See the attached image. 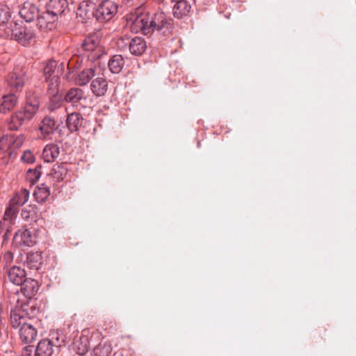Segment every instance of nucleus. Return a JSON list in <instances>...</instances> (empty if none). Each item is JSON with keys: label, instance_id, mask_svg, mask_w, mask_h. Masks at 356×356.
<instances>
[{"label": "nucleus", "instance_id": "393cba45", "mask_svg": "<svg viewBox=\"0 0 356 356\" xmlns=\"http://www.w3.org/2000/svg\"><path fill=\"white\" fill-rule=\"evenodd\" d=\"M26 121L22 113L18 111L6 120V124L9 130L17 131Z\"/></svg>", "mask_w": 356, "mask_h": 356}, {"label": "nucleus", "instance_id": "a19ab883", "mask_svg": "<svg viewBox=\"0 0 356 356\" xmlns=\"http://www.w3.org/2000/svg\"><path fill=\"white\" fill-rule=\"evenodd\" d=\"M22 160L25 163H31L34 161L35 158L31 151H25L22 156Z\"/></svg>", "mask_w": 356, "mask_h": 356}, {"label": "nucleus", "instance_id": "a878e982", "mask_svg": "<svg viewBox=\"0 0 356 356\" xmlns=\"http://www.w3.org/2000/svg\"><path fill=\"white\" fill-rule=\"evenodd\" d=\"M59 154V147L56 144L49 143L44 147L42 156L45 162L51 163L55 161Z\"/></svg>", "mask_w": 356, "mask_h": 356}, {"label": "nucleus", "instance_id": "2f4dec72", "mask_svg": "<svg viewBox=\"0 0 356 356\" xmlns=\"http://www.w3.org/2000/svg\"><path fill=\"white\" fill-rule=\"evenodd\" d=\"M42 257L40 252H29L27 254L26 263L31 269L38 270L42 264Z\"/></svg>", "mask_w": 356, "mask_h": 356}, {"label": "nucleus", "instance_id": "412c9836", "mask_svg": "<svg viewBox=\"0 0 356 356\" xmlns=\"http://www.w3.org/2000/svg\"><path fill=\"white\" fill-rule=\"evenodd\" d=\"M95 76V68L92 67H86L77 73L74 78V82L77 86H84L87 85Z\"/></svg>", "mask_w": 356, "mask_h": 356}, {"label": "nucleus", "instance_id": "e433bc0d", "mask_svg": "<svg viewBox=\"0 0 356 356\" xmlns=\"http://www.w3.org/2000/svg\"><path fill=\"white\" fill-rule=\"evenodd\" d=\"M57 66V63L54 60H50L46 62L44 67H43V76L44 79H47L48 78L56 75V68Z\"/></svg>", "mask_w": 356, "mask_h": 356}, {"label": "nucleus", "instance_id": "aec40b11", "mask_svg": "<svg viewBox=\"0 0 356 356\" xmlns=\"http://www.w3.org/2000/svg\"><path fill=\"white\" fill-rule=\"evenodd\" d=\"M57 125L55 119L51 116H45L40 125V131L44 138L49 137L56 130Z\"/></svg>", "mask_w": 356, "mask_h": 356}, {"label": "nucleus", "instance_id": "58836bf2", "mask_svg": "<svg viewBox=\"0 0 356 356\" xmlns=\"http://www.w3.org/2000/svg\"><path fill=\"white\" fill-rule=\"evenodd\" d=\"M22 356H38L36 348L33 346H26L22 352Z\"/></svg>", "mask_w": 356, "mask_h": 356}, {"label": "nucleus", "instance_id": "1a4fd4ad", "mask_svg": "<svg viewBox=\"0 0 356 356\" xmlns=\"http://www.w3.org/2000/svg\"><path fill=\"white\" fill-rule=\"evenodd\" d=\"M174 3L172 15L177 19H183L191 15L195 0H171Z\"/></svg>", "mask_w": 356, "mask_h": 356}, {"label": "nucleus", "instance_id": "6ab92c4d", "mask_svg": "<svg viewBox=\"0 0 356 356\" xmlns=\"http://www.w3.org/2000/svg\"><path fill=\"white\" fill-rule=\"evenodd\" d=\"M19 334L21 340L25 343H30L35 341L38 335L36 328L30 323L20 327Z\"/></svg>", "mask_w": 356, "mask_h": 356}, {"label": "nucleus", "instance_id": "2eb2a0df", "mask_svg": "<svg viewBox=\"0 0 356 356\" xmlns=\"http://www.w3.org/2000/svg\"><path fill=\"white\" fill-rule=\"evenodd\" d=\"M7 279L13 284L19 286L25 281V270L19 266H13L6 271Z\"/></svg>", "mask_w": 356, "mask_h": 356}, {"label": "nucleus", "instance_id": "9d476101", "mask_svg": "<svg viewBox=\"0 0 356 356\" xmlns=\"http://www.w3.org/2000/svg\"><path fill=\"white\" fill-rule=\"evenodd\" d=\"M40 107L38 97L34 95H29L26 97V104L24 108L19 111L22 113L26 121L31 120L38 112Z\"/></svg>", "mask_w": 356, "mask_h": 356}, {"label": "nucleus", "instance_id": "c9c22d12", "mask_svg": "<svg viewBox=\"0 0 356 356\" xmlns=\"http://www.w3.org/2000/svg\"><path fill=\"white\" fill-rule=\"evenodd\" d=\"M47 83V90L50 95H55L58 91L60 83L58 75H54L47 79H44Z\"/></svg>", "mask_w": 356, "mask_h": 356}, {"label": "nucleus", "instance_id": "f704fd0d", "mask_svg": "<svg viewBox=\"0 0 356 356\" xmlns=\"http://www.w3.org/2000/svg\"><path fill=\"white\" fill-rule=\"evenodd\" d=\"M21 216L23 219L36 221L38 218V209L35 206L29 205L22 210Z\"/></svg>", "mask_w": 356, "mask_h": 356}, {"label": "nucleus", "instance_id": "7ed1b4c3", "mask_svg": "<svg viewBox=\"0 0 356 356\" xmlns=\"http://www.w3.org/2000/svg\"><path fill=\"white\" fill-rule=\"evenodd\" d=\"M99 2L100 3L95 9L92 8V10L90 11V13H89V10L84 8V7L89 6L88 3L86 2L81 3L78 9L77 14L82 17L85 12L84 17L86 19L90 18V15H92L99 22H103L109 21L117 13L118 8L116 4L109 0L101 1Z\"/></svg>", "mask_w": 356, "mask_h": 356}, {"label": "nucleus", "instance_id": "f8f14e48", "mask_svg": "<svg viewBox=\"0 0 356 356\" xmlns=\"http://www.w3.org/2000/svg\"><path fill=\"white\" fill-rule=\"evenodd\" d=\"M14 243L19 246H32L35 243V236L27 229H19L14 236Z\"/></svg>", "mask_w": 356, "mask_h": 356}, {"label": "nucleus", "instance_id": "20e7f679", "mask_svg": "<svg viewBox=\"0 0 356 356\" xmlns=\"http://www.w3.org/2000/svg\"><path fill=\"white\" fill-rule=\"evenodd\" d=\"M6 34L23 46L29 45L35 42L34 31L26 26H19L16 22L9 24Z\"/></svg>", "mask_w": 356, "mask_h": 356}, {"label": "nucleus", "instance_id": "7c9ffc66", "mask_svg": "<svg viewBox=\"0 0 356 356\" xmlns=\"http://www.w3.org/2000/svg\"><path fill=\"white\" fill-rule=\"evenodd\" d=\"M124 65V59L121 55L113 56L108 62L109 70L113 74L120 73Z\"/></svg>", "mask_w": 356, "mask_h": 356}, {"label": "nucleus", "instance_id": "cd10ccee", "mask_svg": "<svg viewBox=\"0 0 356 356\" xmlns=\"http://www.w3.org/2000/svg\"><path fill=\"white\" fill-rule=\"evenodd\" d=\"M57 19V17L48 12L46 8V12L38 13L37 16L38 24L42 29H51L53 23Z\"/></svg>", "mask_w": 356, "mask_h": 356}, {"label": "nucleus", "instance_id": "72a5a7b5", "mask_svg": "<svg viewBox=\"0 0 356 356\" xmlns=\"http://www.w3.org/2000/svg\"><path fill=\"white\" fill-rule=\"evenodd\" d=\"M51 174L56 182H60L65 178L67 170L63 165H55L51 169Z\"/></svg>", "mask_w": 356, "mask_h": 356}, {"label": "nucleus", "instance_id": "c85d7f7f", "mask_svg": "<svg viewBox=\"0 0 356 356\" xmlns=\"http://www.w3.org/2000/svg\"><path fill=\"white\" fill-rule=\"evenodd\" d=\"M29 197V191L26 188H22L15 193L14 196L10 199L9 204L18 209L28 201Z\"/></svg>", "mask_w": 356, "mask_h": 356}, {"label": "nucleus", "instance_id": "473e14b6", "mask_svg": "<svg viewBox=\"0 0 356 356\" xmlns=\"http://www.w3.org/2000/svg\"><path fill=\"white\" fill-rule=\"evenodd\" d=\"M50 195V189L44 184L36 187L33 195L38 202H44Z\"/></svg>", "mask_w": 356, "mask_h": 356}, {"label": "nucleus", "instance_id": "0eeeda50", "mask_svg": "<svg viewBox=\"0 0 356 356\" xmlns=\"http://www.w3.org/2000/svg\"><path fill=\"white\" fill-rule=\"evenodd\" d=\"M26 79L25 69L23 67L17 66L8 74L6 81L11 89L19 91L24 87Z\"/></svg>", "mask_w": 356, "mask_h": 356}, {"label": "nucleus", "instance_id": "ea45409f", "mask_svg": "<svg viewBox=\"0 0 356 356\" xmlns=\"http://www.w3.org/2000/svg\"><path fill=\"white\" fill-rule=\"evenodd\" d=\"M52 97L51 98L49 108L52 111L56 109V108L60 107L61 104L60 97L55 95H51Z\"/></svg>", "mask_w": 356, "mask_h": 356}, {"label": "nucleus", "instance_id": "dca6fc26", "mask_svg": "<svg viewBox=\"0 0 356 356\" xmlns=\"http://www.w3.org/2000/svg\"><path fill=\"white\" fill-rule=\"evenodd\" d=\"M90 90L97 97H102L108 90V81L104 76H97L92 79L90 83Z\"/></svg>", "mask_w": 356, "mask_h": 356}, {"label": "nucleus", "instance_id": "4c0bfd02", "mask_svg": "<svg viewBox=\"0 0 356 356\" xmlns=\"http://www.w3.org/2000/svg\"><path fill=\"white\" fill-rule=\"evenodd\" d=\"M42 166L38 165L34 169H29L26 174V179L31 184L35 183L42 175Z\"/></svg>", "mask_w": 356, "mask_h": 356}, {"label": "nucleus", "instance_id": "5701e85b", "mask_svg": "<svg viewBox=\"0 0 356 356\" xmlns=\"http://www.w3.org/2000/svg\"><path fill=\"white\" fill-rule=\"evenodd\" d=\"M23 143V137L6 136L0 139V149L3 151H8L13 148V150L19 148Z\"/></svg>", "mask_w": 356, "mask_h": 356}, {"label": "nucleus", "instance_id": "f3484780", "mask_svg": "<svg viewBox=\"0 0 356 356\" xmlns=\"http://www.w3.org/2000/svg\"><path fill=\"white\" fill-rule=\"evenodd\" d=\"M39 10L35 5L31 2H24L20 8L19 14L26 22H32L38 16Z\"/></svg>", "mask_w": 356, "mask_h": 356}, {"label": "nucleus", "instance_id": "39448f33", "mask_svg": "<svg viewBox=\"0 0 356 356\" xmlns=\"http://www.w3.org/2000/svg\"><path fill=\"white\" fill-rule=\"evenodd\" d=\"M77 354L81 356H108L112 350L110 344L104 342L99 343L92 352H88L89 342L86 337H81L79 341L74 342Z\"/></svg>", "mask_w": 356, "mask_h": 356}, {"label": "nucleus", "instance_id": "c756f323", "mask_svg": "<svg viewBox=\"0 0 356 356\" xmlns=\"http://www.w3.org/2000/svg\"><path fill=\"white\" fill-rule=\"evenodd\" d=\"M11 17L10 8L7 4H0V28L4 27L5 33L8 30V26L11 22H15L10 20Z\"/></svg>", "mask_w": 356, "mask_h": 356}, {"label": "nucleus", "instance_id": "a211bd4d", "mask_svg": "<svg viewBox=\"0 0 356 356\" xmlns=\"http://www.w3.org/2000/svg\"><path fill=\"white\" fill-rule=\"evenodd\" d=\"M147 42L144 38L136 36L129 41L130 53L134 56L143 55L147 49Z\"/></svg>", "mask_w": 356, "mask_h": 356}, {"label": "nucleus", "instance_id": "6e6552de", "mask_svg": "<svg viewBox=\"0 0 356 356\" xmlns=\"http://www.w3.org/2000/svg\"><path fill=\"white\" fill-rule=\"evenodd\" d=\"M28 303L22 304L20 307L17 306L10 312V323L12 327L15 329L22 327L28 323L30 320L31 314L28 312Z\"/></svg>", "mask_w": 356, "mask_h": 356}, {"label": "nucleus", "instance_id": "f03ea898", "mask_svg": "<svg viewBox=\"0 0 356 356\" xmlns=\"http://www.w3.org/2000/svg\"><path fill=\"white\" fill-rule=\"evenodd\" d=\"M101 38L102 33L99 31L90 33L86 37L81 45V56H73L67 62V67L70 74L74 69L83 65L85 62L93 63L106 55L104 47L100 44Z\"/></svg>", "mask_w": 356, "mask_h": 356}, {"label": "nucleus", "instance_id": "4468645a", "mask_svg": "<svg viewBox=\"0 0 356 356\" xmlns=\"http://www.w3.org/2000/svg\"><path fill=\"white\" fill-rule=\"evenodd\" d=\"M87 99L84 91L79 88H72L67 91L64 96L66 102L71 104L73 106L81 104V101Z\"/></svg>", "mask_w": 356, "mask_h": 356}, {"label": "nucleus", "instance_id": "79ce46f5", "mask_svg": "<svg viewBox=\"0 0 356 356\" xmlns=\"http://www.w3.org/2000/svg\"><path fill=\"white\" fill-rule=\"evenodd\" d=\"M13 259V255L10 252H7L3 254V261H6V263L12 261Z\"/></svg>", "mask_w": 356, "mask_h": 356}, {"label": "nucleus", "instance_id": "ddd939ff", "mask_svg": "<svg viewBox=\"0 0 356 356\" xmlns=\"http://www.w3.org/2000/svg\"><path fill=\"white\" fill-rule=\"evenodd\" d=\"M18 98L15 94L9 93L0 97V114H6L17 106Z\"/></svg>", "mask_w": 356, "mask_h": 356}, {"label": "nucleus", "instance_id": "f257e3e1", "mask_svg": "<svg viewBox=\"0 0 356 356\" xmlns=\"http://www.w3.org/2000/svg\"><path fill=\"white\" fill-rule=\"evenodd\" d=\"M127 20L132 32L143 35L156 32L161 35V40L172 35L174 28V20L162 11L131 14Z\"/></svg>", "mask_w": 356, "mask_h": 356}, {"label": "nucleus", "instance_id": "4be33fe9", "mask_svg": "<svg viewBox=\"0 0 356 356\" xmlns=\"http://www.w3.org/2000/svg\"><path fill=\"white\" fill-rule=\"evenodd\" d=\"M67 6V0H49L46 8L48 12L58 17L65 12Z\"/></svg>", "mask_w": 356, "mask_h": 356}, {"label": "nucleus", "instance_id": "9b49d317", "mask_svg": "<svg viewBox=\"0 0 356 356\" xmlns=\"http://www.w3.org/2000/svg\"><path fill=\"white\" fill-rule=\"evenodd\" d=\"M17 213L18 209L9 204L5 211L3 218L0 221V234L9 230L11 225L15 222Z\"/></svg>", "mask_w": 356, "mask_h": 356}, {"label": "nucleus", "instance_id": "423d86ee", "mask_svg": "<svg viewBox=\"0 0 356 356\" xmlns=\"http://www.w3.org/2000/svg\"><path fill=\"white\" fill-rule=\"evenodd\" d=\"M64 340L60 338L58 334H53L51 340L44 339L38 343L36 347L38 356H51L55 350L59 351V348L63 346Z\"/></svg>", "mask_w": 356, "mask_h": 356}, {"label": "nucleus", "instance_id": "b1692460", "mask_svg": "<svg viewBox=\"0 0 356 356\" xmlns=\"http://www.w3.org/2000/svg\"><path fill=\"white\" fill-rule=\"evenodd\" d=\"M21 291L24 296L31 298L39 289V284L37 280L25 278V281L20 285Z\"/></svg>", "mask_w": 356, "mask_h": 356}, {"label": "nucleus", "instance_id": "bb28decb", "mask_svg": "<svg viewBox=\"0 0 356 356\" xmlns=\"http://www.w3.org/2000/svg\"><path fill=\"white\" fill-rule=\"evenodd\" d=\"M83 117L80 113L74 112L67 115L66 124L71 132L77 131L81 127Z\"/></svg>", "mask_w": 356, "mask_h": 356}]
</instances>
